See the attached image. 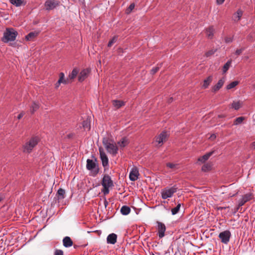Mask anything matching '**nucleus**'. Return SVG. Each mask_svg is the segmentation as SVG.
I'll list each match as a JSON object with an SVG mask.
<instances>
[{
    "mask_svg": "<svg viewBox=\"0 0 255 255\" xmlns=\"http://www.w3.org/2000/svg\"><path fill=\"white\" fill-rule=\"evenodd\" d=\"M206 35L209 38H212L214 36V29L212 26L206 29Z\"/></svg>",
    "mask_w": 255,
    "mask_h": 255,
    "instance_id": "obj_21",
    "label": "nucleus"
},
{
    "mask_svg": "<svg viewBox=\"0 0 255 255\" xmlns=\"http://www.w3.org/2000/svg\"><path fill=\"white\" fill-rule=\"evenodd\" d=\"M128 140L126 138H123L121 141L118 142V144L122 147H125L128 144Z\"/></svg>",
    "mask_w": 255,
    "mask_h": 255,
    "instance_id": "obj_30",
    "label": "nucleus"
},
{
    "mask_svg": "<svg viewBox=\"0 0 255 255\" xmlns=\"http://www.w3.org/2000/svg\"><path fill=\"white\" fill-rule=\"evenodd\" d=\"M177 191V188L173 186L171 188H165L162 190L161 196L164 199L172 196L173 194Z\"/></svg>",
    "mask_w": 255,
    "mask_h": 255,
    "instance_id": "obj_5",
    "label": "nucleus"
},
{
    "mask_svg": "<svg viewBox=\"0 0 255 255\" xmlns=\"http://www.w3.org/2000/svg\"><path fill=\"white\" fill-rule=\"evenodd\" d=\"M245 118L243 117H238L236 119V120L234 121V124L235 125H238L239 124H241L243 121L244 120Z\"/></svg>",
    "mask_w": 255,
    "mask_h": 255,
    "instance_id": "obj_35",
    "label": "nucleus"
},
{
    "mask_svg": "<svg viewBox=\"0 0 255 255\" xmlns=\"http://www.w3.org/2000/svg\"><path fill=\"white\" fill-rule=\"evenodd\" d=\"M172 99H172V98H171L169 100L168 102H169V103L171 102L172 101Z\"/></svg>",
    "mask_w": 255,
    "mask_h": 255,
    "instance_id": "obj_55",
    "label": "nucleus"
},
{
    "mask_svg": "<svg viewBox=\"0 0 255 255\" xmlns=\"http://www.w3.org/2000/svg\"><path fill=\"white\" fill-rule=\"evenodd\" d=\"M24 115V112H21V113H20L18 116H17V119H20Z\"/></svg>",
    "mask_w": 255,
    "mask_h": 255,
    "instance_id": "obj_47",
    "label": "nucleus"
},
{
    "mask_svg": "<svg viewBox=\"0 0 255 255\" xmlns=\"http://www.w3.org/2000/svg\"><path fill=\"white\" fill-rule=\"evenodd\" d=\"M17 34V31L13 28H6L3 32V37L1 40L4 43L13 41L15 40Z\"/></svg>",
    "mask_w": 255,
    "mask_h": 255,
    "instance_id": "obj_1",
    "label": "nucleus"
},
{
    "mask_svg": "<svg viewBox=\"0 0 255 255\" xmlns=\"http://www.w3.org/2000/svg\"><path fill=\"white\" fill-rule=\"evenodd\" d=\"M37 33L31 32L26 36L25 38L27 40H31L33 38L37 36Z\"/></svg>",
    "mask_w": 255,
    "mask_h": 255,
    "instance_id": "obj_29",
    "label": "nucleus"
},
{
    "mask_svg": "<svg viewBox=\"0 0 255 255\" xmlns=\"http://www.w3.org/2000/svg\"><path fill=\"white\" fill-rule=\"evenodd\" d=\"M231 236V233L228 230L222 232L219 235V238L221 242L225 244H227L229 242Z\"/></svg>",
    "mask_w": 255,
    "mask_h": 255,
    "instance_id": "obj_7",
    "label": "nucleus"
},
{
    "mask_svg": "<svg viewBox=\"0 0 255 255\" xmlns=\"http://www.w3.org/2000/svg\"><path fill=\"white\" fill-rule=\"evenodd\" d=\"M103 189L102 191L106 195L109 193V188L114 186L113 182L109 175H105L102 181Z\"/></svg>",
    "mask_w": 255,
    "mask_h": 255,
    "instance_id": "obj_2",
    "label": "nucleus"
},
{
    "mask_svg": "<svg viewBox=\"0 0 255 255\" xmlns=\"http://www.w3.org/2000/svg\"><path fill=\"white\" fill-rule=\"evenodd\" d=\"M212 81V77L209 76L206 79L204 80L203 85L202 86L204 89L207 88L210 84Z\"/></svg>",
    "mask_w": 255,
    "mask_h": 255,
    "instance_id": "obj_24",
    "label": "nucleus"
},
{
    "mask_svg": "<svg viewBox=\"0 0 255 255\" xmlns=\"http://www.w3.org/2000/svg\"><path fill=\"white\" fill-rule=\"evenodd\" d=\"M117 236L114 233L110 234L107 239V243L111 244H115L117 242Z\"/></svg>",
    "mask_w": 255,
    "mask_h": 255,
    "instance_id": "obj_17",
    "label": "nucleus"
},
{
    "mask_svg": "<svg viewBox=\"0 0 255 255\" xmlns=\"http://www.w3.org/2000/svg\"><path fill=\"white\" fill-rule=\"evenodd\" d=\"M243 14V10L241 9H239L238 11L233 14V20L236 22L239 21L241 19Z\"/></svg>",
    "mask_w": 255,
    "mask_h": 255,
    "instance_id": "obj_18",
    "label": "nucleus"
},
{
    "mask_svg": "<svg viewBox=\"0 0 255 255\" xmlns=\"http://www.w3.org/2000/svg\"><path fill=\"white\" fill-rule=\"evenodd\" d=\"M226 64H230V62L229 61H228Z\"/></svg>",
    "mask_w": 255,
    "mask_h": 255,
    "instance_id": "obj_56",
    "label": "nucleus"
},
{
    "mask_svg": "<svg viewBox=\"0 0 255 255\" xmlns=\"http://www.w3.org/2000/svg\"><path fill=\"white\" fill-rule=\"evenodd\" d=\"M166 166L171 169L172 170H175L179 167L178 164L170 162L166 163Z\"/></svg>",
    "mask_w": 255,
    "mask_h": 255,
    "instance_id": "obj_27",
    "label": "nucleus"
},
{
    "mask_svg": "<svg viewBox=\"0 0 255 255\" xmlns=\"http://www.w3.org/2000/svg\"><path fill=\"white\" fill-rule=\"evenodd\" d=\"M103 143L109 153L114 155L117 153L118 148L115 143L112 142L107 138H104Z\"/></svg>",
    "mask_w": 255,
    "mask_h": 255,
    "instance_id": "obj_3",
    "label": "nucleus"
},
{
    "mask_svg": "<svg viewBox=\"0 0 255 255\" xmlns=\"http://www.w3.org/2000/svg\"><path fill=\"white\" fill-rule=\"evenodd\" d=\"M157 224L158 236L160 238H162L164 236V232L166 230V227L163 223L159 221L157 222Z\"/></svg>",
    "mask_w": 255,
    "mask_h": 255,
    "instance_id": "obj_10",
    "label": "nucleus"
},
{
    "mask_svg": "<svg viewBox=\"0 0 255 255\" xmlns=\"http://www.w3.org/2000/svg\"><path fill=\"white\" fill-rule=\"evenodd\" d=\"M130 212V209L127 206H123L121 209V212L124 215H128Z\"/></svg>",
    "mask_w": 255,
    "mask_h": 255,
    "instance_id": "obj_23",
    "label": "nucleus"
},
{
    "mask_svg": "<svg viewBox=\"0 0 255 255\" xmlns=\"http://www.w3.org/2000/svg\"><path fill=\"white\" fill-rule=\"evenodd\" d=\"M10 2L15 5L16 6H20L23 2L24 1L22 0H9Z\"/></svg>",
    "mask_w": 255,
    "mask_h": 255,
    "instance_id": "obj_32",
    "label": "nucleus"
},
{
    "mask_svg": "<svg viewBox=\"0 0 255 255\" xmlns=\"http://www.w3.org/2000/svg\"><path fill=\"white\" fill-rule=\"evenodd\" d=\"M2 199H3V196L1 195H0V202L2 200Z\"/></svg>",
    "mask_w": 255,
    "mask_h": 255,
    "instance_id": "obj_52",
    "label": "nucleus"
},
{
    "mask_svg": "<svg viewBox=\"0 0 255 255\" xmlns=\"http://www.w3.org/2000/svg\"><path fill=\"white\" fill-rule=\"evenodd\" d=\"M134 6H135V5L133 3H131L129 5V7L127 8V9L126 10V12L127 13H130L132 11V10L134 8Z\"/></svg>",
    "mask_w": 255,
    "mask_h": 255,
    "instance_id": "obj_39",
    "label": "nucleus"
},
{
    "mask_svg": "<svg viewBox=\"0 0 255 255\" xmlns=\"http://www.w3.org/2000/svg\"><path fill=\"white\" fill-rule=\"evenodd\" d=\"M251 147L253 149H255V141L252 143Z\"/></svg>",
    "mask_w": 255,
    "mask_h": 255,
    "instance_id": "obj_49",
    "label": "nucleus"
},
{
    "mask_svg": "<svg viewBox=\"0 0 255 255\" xmlns=\"http://www.w3.org/2000/svg\"><path fill=\"white\" fill-rule=\"evenodd\" d=\"M253 195L251 193H248L244 195L242 198L239 200L238 207L237 210H238L239 207L243 206L246 202L249 201L252 199Z\"/></svg>",
    "mask_w": 255,
    "mask_h": 255,
    "instance_id": "obj_8",
    "label": "nucleus"
},
{
    "mask_svg": "<svg viewBox=\"0 0 255 255\" xmlns=\"http://www.w3.org/2000/svg\"><path fill=\"white\" fill-rule=\"evenodd\" d=\"M244 49L243 48L237 49L235 52V54L237 55H240L242 53V52L244 51Z\"/></svg>",
    "mask_w": 255,
    "mask_h": 255,
    "instance_id": "obj_43",
    "label": "nucleus"
},
{
    "mask_svg": "<svg viewBox=\"0 0 255 255\" xmlns=\"http://www.w3.org/2000/svg\"><path fill=\"white\" fill-rule=\"evenodd\" d=\"M212 168V166L210 163H206L204 164L202 167V170L204 172L210 171Z\"/></svg>",
    "mask_w": 255,
    "mask_h": 255,
    "instance_id": "obj_31",
    "label": "nucleus"
},
{
    "mask_svg": "<svg viewBox=\"0 0 255 255\" xmlns=\"http://www.w3.org/2000/svg\"><path fill=\"white\" fill-rule=\"evenodd\" d=\"M180 206H181L180 204H178L176 207L172 209L171 212H172V215H175L176 214H177L178 212L179 209L180 208Z\"/></svg>",
    "mask_w": 255,
    "mask_h": 255,
    "instance_id": "obj_36",
    "label": "nucleus"
},
{
    "mask_svg": "<svg viewBox=\"0 0 255 255\" xmlns=\"http://www.w3.org/2000/svg\"><path fill=\"white\" fill-rule=\"evenodd\" d=\"M153 255H154V254H153Z\"/></svg>",
    "mask_w": 255,
    "mask_h": 255,
    "instance_id": "obj_57",
    "label": "nucleus"
},
{
    "mask_svg": "<svg viewBox=\"0 0 255 255\" xmlns=\"http://www.w3.org/2000/svg\"><path fill=\"white\" fill-rule=\"evenodd\" d=\"M60 85V84H58V82L56 84V87L57 88L59 87V86Z\"/></svg>",
    "mask_w": 255,
    "mask_h": 255,
    "instance_id": "obj_54",
    "label": "nucleus"
},
{
    "mask_svg": "<svg viewBox=\"0 0 255 255\" xmlns=\"http://www.w3.org/2000/svg\"><path fill=\"white\" fill-rule=\"evenodd\" d=\"M139 175L138 170L136 167L132 168L129 173V177L131 181H134L138 178Z\"/></svg>",
    "mask_w": 255,
    "mask_h": 255,
    "instance_id": "obj_11",
    "label": "nucleus"
},
{
    "mask_svg": "<svg viewBox=\"0 0 255 255\" xmlns=\"http://www.w3.org/2000/svg\"><path fill=\"white\" fill-rule=\"evenodd\" d=\"M104 205L105 207H107V206L108 205V202L106 199L104 201Z\"/></svg>",
    "mask_w": 255,
    "mask_h": 255,
    "instance_id": "obj_51",
    "label": "nucleus"
},
{
    "mask_svg": "<svg viewBox=\"0 0 255 255\" xmlns=\"http://www.w3.org/2000/svg\"><path fill=\"white\" fill-rule=\"evenodd\" d=\"M54 255H64V253L62 250L56 249L54 252Z\"/></svg>",
    "mask_w": 255,
    "mask_h": 255,
    "instance_id": "obj_41",
    "label": "nucleus"
},
{
    "mask_svg": "<svg viewBox=\"0 0 255 255\" xmlns=\"http://www.w3.org/2000/svg\"><path fill=\"white\" fill-rule=\"evenodd\" d=\"M118 39V37L117 36H115L109 42L108 44V46L111 47L114 43H115Z\"/></svg>",
    "mask_w": 255,
    "mask_h": 255,
    "instance_id": "obj_37",
    "label": "nucleus"
},
{
    "mask_svg": "<svg viewBox=\"0 0 255 255\" xmlns=\"http://www.w3.org/2000/svg\"><path fill=\"white\" fill-rule=\"evenodd\" d=\"M239 84V82L237 81H235L234 82H231L230 84L227 85V89L228 90L231 89L235 87H236L238 84Z\"/></svg>",
    "mask_w": 255,
    "mask_h": 255,
    "instance_id": "obj_34",
    "label": "nucleus"
},
{
    "mask_svg": "<svg viewBox=\"0 0 255 255\" xmlns=\"http://www.w3.org/2000/svg\"><path fill=\"white\" fill-rule=\"evenodd\" d=\"M229 66H230V65H224V66L223 67V71L224 73H226L228 71V70L229 68Z\"/></svg>",
    "mask_w": 255,
    "mask_h": 255,
    "instance_id": "obj_44",
    "label": "nucleus"
},
{
    "mask_svg": "<svg viewBox=\"0 0 255 255\" xmlns=\"http://www.w3.org/2000/svg\"><path fill=\"white\" fill-rule=\"evenodd\" d=\"M90 70L88 68L83 70L78 76V81L79 82L83 81L89 75Z\"/></svg>",
    "mask_w": 255,
    "mask_h": 255,
    "instance_id": "obj_12",
    "label": "nucleus"
},
{
    "mask_svg": "<svg viewBox=\"0 0 255 255\" xmlns=\"http://www.w3.org/2000/svg\"><path fill=\"white\" fill-rule=\"evenodd\" d=\"M65 190L62 188H60L57 191L58 199H63L65 198Z\"/></svg>",
    "mask_w": 255,
    "mask_h": 255,
    "instance_id": "obj_26",
    "label": "nucleus"
},
{
    "mask_svg": "<svg viewBox=\"0 0 255 255\" xmlns=\"http://www.w3.org/2000/svg\"><path fill=\"white\" fill-rule=\"evenodd\" d=\"M73 244L72 240L69 237H65L63 239V245L66 248H69L72 246Z\"/></svg>",
    "mask_w": 255,
    "mask_h": 255,
    "instance_id": "obj_16",
    "label": "nucleus"
},
{
    "mask_svg": "<svg viewBox=\"0 0 255 255\" xmlns=\"http://www.w3.org/2000/svg\"><path fill=\"white\" fill-rule=\"evenodd\" d=\"M225 80L224 78H223L221 79L217 84H216L213 88H212V91L214 92H216L217 91H218L224 85V83H225Z\"/></svg>",
    "mask_w": 255,
    "mask_h": 255,
    "instance_id": "obj_15",
    "label": "nucleus"
},
{
    "mask_svg": "<svg viewBox=\"0 0 255 255\" xmlns=\"http://www.w3.org/2000/svg\"><path fill=\"white\" fill-rule=\"evenodd\" d=\"M57 4L55 0H47L45 3V7L47 10H51L55 8Z\"/></svg>",
    "mask_w": 255,
    "mask_h": 255,
    "instance_id": "obj_13",
    "label": "nucleus"
},
{
    "mask_svg": "<svg viewBox=\"0 0 255 255\" xmlns=\"http://www.w3.org/2000/svg\"><path fill=\"white\" fill-rule=\"evenodd\" d=\"M159 69V67H157V66L153 68L151 70V73L152 74H155V73H156L158 71Z\"/></svg>",
    "mask_w": 255,
    "mask_h": 255,
    "instance_id": "obj_42",
    "label": "nucleus"
},
{
    "mask_svg": "<svg viewBox=\"0 0 255 255\" xmlns=\"http://www.w3.org/2000/svg\"><path fill=\"white\" fill-rule=\"evenodd\" d=\"M78 73V70L76 69H74L73 70L71 73L69 74V78H70V80H73L77 76Z\"/></svg>",
    "mask_w": 255,
    "mask_h": 255,
    "instance_id": "obj_33",
    "label": "nucleus"
},
{
    "mask_svg": "<svg viewBox=\"0 0 255 255\" xmlns=\"http://www.w3.org/2000/svg\"><path fill=\"white\" fill-rule=\"evenodd\" d=\"M113 106L116 108L117 109H119L122 106H123L125 104L124 102L120 100H113L112 101Z\"/></svg>",
    "mask_w": 255,
    "mask_h": 255,
    "instance_id": "obj_22",
    "label": "nucleus"
},
{
    "mask_svg": "<svg viewBox=\"0 0 255 255\" xmlns=\"http://www.w3.org/2000/svg\"><path fill=\"white\" fill-rule=\"evenodd\" d=\"M225 116H224V115H219V118H223V117H225Z\"/></svg>",
    "mask_w": 255,
    "mask_h": 255,
    "instance_id": "obj_53",
    "label": "nucleus"
},
{
    "mask_svg": "<svg viewBox=\"0 0 255 255\" xmlns=\"http://www.w3.org/2000/svg\"><path fill=\"white\" fill-rule=\"evenodd\" d=\"M83 127L85 130H90L91 125L90 121L87 119L83 122Z\"/></svg>",
    "mask_w": 255,
    "mask_h": 255,
    "instance_id": "obj_25",
    "label": "nucleus"
},
{
    "mask_svg": "<svg viewBox=\"0 0 255 255\" xmlns=\"http://www.w3.org/2000/svg\"><path fill=\"white\" fill-rule=\"evenodd\" d=\"M39 108V104L33 101L30 107V112L31 114H33L35 111H36Z\"/></svg>",
    "mask_w": 255,
    "mask_h": 255,
    "instance_id": "obj_19",
    "label": "nucleus"
},
{
    "mask_svg": "<svg viewBox=\"0 0 255 255\" xmlns=\"http://www.w3.org/2000/svg\"><path fill=\"white\" fill-rule=\"evenodd\" d=\"M96 161H94L92 159H88L87 160L86 167L89 170H93L96 169L95 171V174H96L98 172V169H96Z\"/></svg>",
    "mask_w": 255,
    "mask_h": 255,
    "instance_id": "obj_9",
    "label": "nucleus"
},
{
    "mask_svg": "<svg viewBox=\"0 0 255 255\" xmlns=\"http://www.w3.org/2000/svg\"><path fill=\"white\" fill-rule=\"evenodd\" d=\"M216 135H215V134H211V135H210V136L209 137V138L210 140H214V139L216 138Z\"/></svg>",
    "mask_w": 255,
    "mask_h": 255,
    "instance_id": "obj_46",
    "label": "nucleus"
},
{
    "mask_svg": "<svg viewBox=\"0 0 255 255\" xmlns=\"http://www.w3.org/2000/svg\"><path fill=\"white\" fill-rule=\"evenodd\" d=\"M60 78L58 81V84H60L61 83H66V81H63V79L64 77V74L63 73H60L59 75Z\"/></svg>",
    "mask_w": 255,
    "mask_h": 255,
    "instance_id": "obj_38",
    "label": "nucleus"
},
{
    "mask_svg": "<svg viewBox=\"0 0 255 255\" xmlns=\"http://www.w3.org/2000/svg\"><path fill=\"white\" fill-rule=\"evenodd\" d=\"M216 51V49L215 50L212 49L211 50H209L206 53L205 55L206 57H209L210 56L213 54Z\"/></svg>",
    "mask_w": 255,
    "mask_h": 255,
    "instance_id": "obj_40",
    "label": "nucleus"
},
{
    "mask_svg": "<svg viewBox=\"0 0 255 255\" xmlns=\"http://www.w3.org/2000/svg\"><path fill=\"white\" fill-rule=\"evenodd\" d=\"M227 207H218V210H222L223 209H226Z\"/></svg>",
    "mask_w": 255,
    "mask_h": 255,
    "instance_id": "obj_50",
    "label": "nucleus"
},
{
    "mask_svg": "<svg viewBox=\"0 0 255 255\" xmlns=\"http://www.w3.org/2000/svg\"><path fill=\"white\" fill-rule=\"evenodd\" d=\"M39 141L38 137H32L23 146V151L27 153L30 152L32 149L37 144Z\"/></svg>",
    "mask_w": 255,
    "mask_h": 255,
    "instance_id": "obj_4",
    "label": "nucleus"
},
{
    "mask_svg": "<svg viewBox=\"0 0 255 255\" xmlns=\"http://www.w3.org/2000/svg\"><path fill=\"white\" fill-rule=\"evenodd\" d=\"M214 151L209 152L198 158V161L202 163L205 162L213 154Z\"/></svg>",
    "mask_w": 255,
    "mask_h": 255,
    "instance_id": "obj_20",
    "label": "nucleus"
},
{
    "mask_svg": "<svg viewBox=\"0 0 255 255\" xmlns=\"http://www.w3.org/2000/svg\"><path fill=\"white\" fill-rule=\"evenodd\" d=\"M241 106V104L240 101H234L232 104V108L236 110H239Z\"/></svg>",
    "mask_w": 255,
    "mask_h": 255,
    "instance_id": "obj_28",
    "label": "nucleus"
},
{
    "mask_svg": "<svg viewBox=\"0 0 255 255\" xmlns=\"http://www.w3.org/2000/svg\"><path fill=\"white\" fill-rule=\"evenodd\" d=\"M100 157L102 160V165L104 167H106L108 165L109 163V159L106 155V153L101 151V149H100Z\"/></svg>",
    "mask_w": 255,
    "mask_h": 255,
    "instance_id": "obj_14",
    "label": "nucleus"
},
{
    "mask_svg": "<svg viewBox=\"0 0 255 255\" xmlns=\"http://www.w3.org/2000/svg\"><path fill=\"white\" fill-rule=\"evenodd\" d=\"M232 38L231 37H227L225 38V41L227 43H229L232 41Z\"/></svg>",
    "mask_w": 255,
    "mask_h": 255,
    "instance_id": "obj_45",
    "label": "nucleus"
},
{
    "mask_svg": "<svg viewBox=\"0 0 255 255\" xmlns=\"http://www.w3.org/2000/svg\"><path fill=\"white\" fill-rule=\"evenodd\" d=\"M168 137V134L166 131H162L157 137H156L155 142L156 146H160L162 143L165 142Z\"/></svg>",
    "mask_w": 255,
    "mask_h": 255,
    "instance_id": "obj_6",
    "label": "nucleus"
},
{
    "mask_svg": "<svg viewBox=\"0 0 255 255\" xmlns=\"http://www.w3.org/2000/svg\"><path fill=\"white\" fill-rule=\"evenodd\" d=\"M224 1L225 0H217V3L218 4H222Z\"/></svg>",
    "mask_w": 255,
    "mask_h": 255,
    "instance_id": "obj_48",
    "label": "nucleus"
}]
</instances>
